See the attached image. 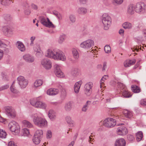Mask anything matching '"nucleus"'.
<instances>
[{"label":"nucleus","instance_id":"nucleus-33","mask_svg":"<svg viewBox=\"0 0 146 146\" xmlns=\"http://www.w3.org/2000/svg\"><path fill=\"white\" fill-rule=\"evenodd\" d=\"M22 123L23 125L25 127L32 128L33 126V125L30 122L27 120L23 121L22 122Z\"/></svg>","mask_w":146,"mask_h":146},{"label":"nucleus","instance_id":"nucleus-5","mask_svg":"<svg viewBox=\"0 0 146 146\" xmlns=\"http://www.w3.org/2000/svg\"><path fill=\"white\" fill-rule=\"evenodd\" d=\"M105 126L110 128L114 127L116 125V120L110 117L106 119L102 122H101Z\"/></svg>","mask_w":146,"mask_h":146},{"label":"nucleus","instance_id":"nucleus-29","mask_svg":"<svg viewBox=\"0 0 146 146\" xmlns=\"http://www.w3.org/2000/svg\"><path fill=\"white\" fill-rule=\"evenodd\" d=\"M65 120L70 127H72L74 125V121L72 120L71 117L70 116L66 117L65 118Z\"/></svg>","mask_w":146,"mask_h":146},{"label":"nucleus","instance_id":"nucleus-2","mask_svg":"<svg viewBox=\"0 0 146 146\" xmlns=\"http://www.w3.org/2000/svg\"><path fill=\"white\" fill-rule=\"evenodd\" d=\"M60 51L58 49L49 48L46 51L44 56L47 58L57 60Z\"/></svg>","mask_w":146,"mask_h":146},{"label":"nucleus","instance_id":"nucleus-45","mask_svg":"<svg viewBox=\"0 0 146 146\" xmlns=\"http://www.w3.org/2000/svg\"><path fill=\"white\" fill-rule=\"evenodd\" d=\"M91 103L90 101H88L84 105L82 108V111H83L86 112L87 111L88 108V106Z\"/></svg>","mask_w":146,"mask_h":146},{"label":"nucleus","instance_id":"nucleus-32","mask_svg":"<svg viewBox=\"0 0 146 146\" xmlns=\"http://www.w3.org/2000/svg\"><path fill=\"white\" fill-rule=\"evenodd\" d=\"M87 9L84 7L79 8L77 10V12L78 14L81 15H84L87 12Z\"/></svg>","mask_w":146,"mask_h":146},{"label":"nucleus","instance_id":"nucleus-27","mask_svg":"<svg viewBox=\"0 0 146 146\" xmlns=\"http://www.w3.org/2000/svg\"><path fill=\"white\" fill-rule=\"evenodd\" d=\"M72 103L70 102H68L65 104L64 108L67 111H69L72 109Z\"/></svg>","mask_w":146,"mask_h":146},{"label":"nucleus","instance_id":"nucleus-30","mask_svg":"<svg viewBox=\"0 0 146 146\" xmlns=\"http://www.w3.org/2000/svg\"><path fill=\"white\" fill-rule=\"evenodd\" d=\"M124 115L126 118H131L133 116V114L132 111L127 110H125L123 111Z\"/></svg>","mask_w":146,"mask_h":146},{"label":"nucleus","instance_id":"nucleus-61","mask_svg":"<svg viewBox=\"0 0 146 146\" xmlns=\"http://www.w3.org/2000/svg\"><path fill=\"white\" fill-rule=\"evenodd\" d=\"M114 2L117 4H121L123 2V0H112Z\"/></svg>","mask_w":146,"mask_h":146},{"label":"nucleus","instance_id":"nucleus-42","mask_svg":"<svg viewBox=\"0 0 146 146\" xmlns=\"http://www.w3.org/2000/svg\"><path fill=\"white\" fill-rule=\"evenodd\" d=\"M41 138L34 136L33 139L34 143L35 144H38L40 142Z\"/></svg>","mask_w":146,"mask_h":146},{"label":"nucleus","instance_id":"nucleus-41","mask_svg":"<svg viewBox=\"0 0 146 146\" xmlns=\"http://www.w3.org/2000/svg\"><path fill=\"white\" fill-rule=\"evenodd\" d=\"M43 132L42 130H38L35 132L34 136L42 138L43 136Z\"/></svg>","mask_w":146,"mask_h":146},{"label":"nucleus","instance_id":"nucleus-20","mask_svg":"<svg viewBox=\"0 0 146 146\" xmlns=\"http://www.w3.org/2000/svg\"><path fill=\"white\" fill-rule=\"evenodd\" d=\"M16 44L17 48L20 51L22 52L25 51L26 50L25 47L22 42L20 41H17Z\"/></svg>","mask_w":146,"mask_h":146},{"label":"nucleus","instance_id":"nucleus-46","mask_svg":"<svg viewBox=\"0 0 146 146\" xmlns=\"http://www.w3.org/2000/svg\"><path fill=\"white\" fill-rule=\"evenodd\" d=\"M7 134L6 132L2 129H0V137L3 139L6 138Z\"/></svg>","mask_w":146,"mask_h":146},{"label":"nucleus","instance_id":"nucleus-48","mask_svg":"<svg viewBox=\"0 0 146 146\" xmlns=\"http://www.w3.org/2000/svg\"><path fill=\"white\" fill-rule=\"evenodd\" d=\"M67 93L65 90H63L61 92L60 98L62 99H64L66 97Z\"/></svg>","mask_w":146,"mask_h":146},{"label":"nucleus","instance_id":"nucleus-8","mask_svg":"<svg viewBox=\"0 0 146 146\" xmlns=\"http://www.w3.org/2000/svg\"><path fill=\"white\" fill-rule=\"evenodd\" d=\"M135 11L138 13H142L145 11L146 9L145 4L143 3H138L134 5Z\"/></svg>","mask_w":146,"mask_h":146},{"label":"nucleus","instance_id":"nucleus-57","mask_svg":"<svg viewBox=\"0 0 146 146\" xmlns=\"http://www.w3.org/2000/svg\"><path fill=\"white\" fill-rule=\"evenodd\" d=\"M9 87V85L7 84L2 86L0 87V91L6 89L8 88Z\"/></svg>","mask_w":146,"mask_h":146},{"label":"nucleus","instance_id":"nucleus-58","mask_svg":"<svg viewBox=\"0 0 146 146\" xmlns=\"http://www.w3.org/2000/svg\"><path fill=\"white\" fill-rule=\"evenodd\" d=\"M3 50L4 54V53L5 54H8L10 52L9 49L7 48H5Z\"/></svg>","mask_w":146,"mask_h":146},{"label":"nucleus","instance_id":"nucleus-21","mask_svg":"<svg viewBox=\"0 0 146 146\" xmlns=\"http://www.w3.org/2000/svg\"><path fill=\"white\" fill-rule=\"evenodd\" d=\"M48 115L49 118L52 121H54L56 117L55 112L52 110H49L48 113Z\"/></svg>","mask_w":146,"mask_h":146},{"label":"nucleus","instance_id":"nucleus-44","mask_svg":"<svg viewBox=\"0 0 146 146\" xmlns=\"http://www.w3.org/2000/svg\"><path fill=\"white\" fill-rule=\"evenodd\" d=\"M122 96L125 98H129L131 96V95L127 90H124L122 93Z\"/></svg>","mask_w":146,"mask_h":146},{"label":"nucleus","instance_id":"nucleus-55","mask_svg":"<svg viewBox=\"0 0 146 146\" xmlns=\"http://www.w3.org/2000/svg\"><path fill=\"white\" fill-rule=\"evenodd\" d=\"M52 133L51 131L48 130L46 133V137L47 139H50L52 137Z\"/></svg>","mask_w":146,"mask_h":146},{"label":"nucleus","instance_id":"nucleus-22","mask_svg":"<svg viewBox=\"0 0 146 146\" xmlns=\"http://www.w3.org/2000/svg\"><path fill=\"white\" fill-rule=\"evenodd\" d=\"M135 62V59L127 60L124 62V66L125 67H128L134 64Z\"/></svg>","mask_w":146,"mask_h":146},{"label":"nucleus","instance_id":"nucleus-56","mask_svg":"<svg viewBox=\"0 0 146 146\" xmlns=\"http://www.w3.org/2000/svg\"><path fill=\"white\" fill-rule=\"evenodd\" d=\"M140 104L143 106H146V98L141 100L140 102Z\"/></svg>","mask_w":146,"mask_h":146},{"label":"nucleus","instance_id":"nucleus-24","mask_svg":"<svg viewBox=\"0 0 146 146\" xmlns=\"http://www.w3.org/2000/svg\"><path fill=\"white\" fill-rule=\"evenodd\" d=\"M71 74L74 77H77L79 76L80 74V70L77 68H74L72 69Z\"/></svg>","mask_w":146,"mask_h":146},{"label":"nucleus","instance_id":"nucleus-1","mask_svg":"<svg viewBox=\"0 0 146 146\" xmlns=\"http://www.w3.org/2000/svg\"><path fill=\"white\" fill-rule=\"evenodd\" d=\"M43 116L42 113H35L32 114L31 116L33 119L34 124L40 128L45 127L47 126V122L46 119L40 116Z\"/></svg>","mask_w":146,"mask_h":146},{"label":"nucleus","instance_id":"nucleus-6","mask_svg":"<svg viewBox=\"0 0 146 146\" xmlns=\"http://www.w3.org/2000/svg\"><path fill=\"white\" fill-rule=\"evenodd\" d=\"M94 45V41L91 39H88L81 42L80 46L82 48L87 49L93 47Z\"/></svg>","mask_w":146,"mask_h":146},{"label":"nucleus","instance_id":"nucleus-23","mask_svg":"<svg viewBox=\"0 0 146 146\" xmlns=\"http://www.w3.org/2000/svg\"><path fill=\"white\" fill-rule=\"evenodd\" d=\"M66 60V58L65 54L62 51L60 50L57 60L65 61Z\"/></svg>","mask_w":146,"mask_h":146},{"label":"nucleus","instance_id":"nucleus-3","mask_svg":"<svg viewBox=\"0 0 146 146\" xmlns=\"http://www.w3.org/2000/svg\"><path fill=\"white\" fill-rule=\"evenodd\" d=\"M101 19L104 29L106 30H108L111 24V17L108 13H104L102 15Z\"/></svg>","mask_w":146,"mask_h":146},{"label":"nucleus","instance_id":"nucleus-59","mask_svg":"<svg viewBox=\"0 0 146 146\" xmlns=\"http://www.w3.org/2000/svg\"><path fill=\"white\" fill-rule=\"evenodd\" d=\"M9 146H17L13 141H11L8 143Z\"/></svg>","mask_w":146,"mask_h":146},{"label":"nucleus","instance_id":"nucleus-25","mask_svg":"<svg viewBox=\"0 0 146 146\" xmlns=\"http://www.w3.org/2000/svg\"><path fill=\"white\" fill-rule=\"evenodd\" d=\"M43 83V80L41 79L36 80L33 84V87L34 88H37L42 86Z\"/></svg>","mask_w":146,"mask_h":146},{"label":"nucleus","instance_id":"nucleus-47","mask_svg":"<svg viewBox=\"0 0 146 146\" xmlns=\"http://www.w3.org/2000/svg\"><path fill=\"white\" fill-rule=\"evenodd\" d=\"M56 76L60 78H63L64 76L63 73L62 71L61 70L57 72L54 73Z\"/></svg>","mask_w":146,"mask_h":146},{"label":"nucleus","instance_id":"nucleus-19","mask_svg":"<svg viewBox=\"0 0 146 146\" xmlns=\"http://www.w3.org/2000/svg\"><path fill=\"white\" fill-rule=\"evenodd\" d=\"M3 30L4 33L8 36H10L13 34V31L9 27L5 26L3 27Z\"/></svg>","mask_w":146,"mask_h":146},{"label":"nucleus","instance_id":"nucleus-31","mask_svg":"<svg viewBox=\"0 0 146 146\" xmlns=\"http://www.w3.org/2000/svg\"><path fill=\"white\" fill-rule=\"evenodd\" d=\"M134 10H135L134 5H130L128 7L127 12L128 13L131 15L133 14L134 13Z\"/></svg>","mask_w":146,"mask_h":146},{"label":"nucleus","instance_id":"nucleus-38","mask_svg":"<svg viewBox=\"0 0 146 146\" xmlns=\"http://www.w3.org/2000/svg\"><path fill=\"white\" fill-rule=\"evenodd\" d=\"M123 27L125 29H130L132 27V24L129 22H126L123 23L122 25Z\"/></svg>","mask_w":146,"mask_h":146},{"label":"nucleus","instance_id":"nucleus-36","mask_svg":"<svg viewBox=\"0 0 146 146\" xmlns=\"http://www.w3.org/2000/svg\"><path fill=\"white\" fill-rule=\"evenodd\" d=\"M143 135L142 132L139 131L136 134V140L138 141H141L143 138Z\"/></svg>","mask_w":146,"mask_h":146},{"label":"nucleus","instance_id":"nucleus-62","mask_svg":"<svg viewBox=\"0 0 146 146\" xmlns=\"http://www.w3.org/2000/svg\"><path fill=\"white\" fill-rule=\"evenodd\" d=\"M4 52L3 50L0 49V60H1L3 57Z\"/></svg>","mask_w":146,"mask_h":146},{"label":"nucleus","instance_id":"nucleus-35","mask_svg":"<svg viewBox=\"0 0 146 146\" xmlns=\"http://www.w3.org/2000/svg\"><path fill=\"white\" fill-rule=\"evenodd\" d=\"M72 54L75 60H77L79 57V54L77 50L74 48L72 49Z\"/></svg>","mask_w":146,"mask_h":146},{"label":"nucleus","instance_id":"nucleus-9","mask_svg":"<svg viewBox=\"0 0 146 146\" xmlns=\"http://www.w3.org/2000/svg\"><path fill=\"white\" fill-rule=\"evenodd\" d=\"M40 63L42 66L46 70H50L52 67V62L49 59L43 58L41 60Z\"/></svg>","mask_w":146,"mask_h":146},{"label":"nucleus","instance_id":"nucleus-40","mask_svg":"<svg viewBox=\"0 0 146 146\" xmlns=\"http://www.w3.org/2000/svg\"><path fill=\"white\" fill-rule=\"evenodd\" d=\"M0 2L3 5H8L11 4L12 2L11 0H0Z\"/></svg>","mask_w":146,"mask_h":146},{"label":"nucleus","instance_id":"nucleus-16","mask_svg":"<svg viewBox=\"0 0 146 146\" xmlns=\"http://www.w3.org/2000/svg\"><path fill=\"white\" fill-rule=\"evenodd\" d=\"M23 59L26 62L29 63L33 62L35 60L34 56L29 54H26L23 56Z\"/></svg>","mask_w":146,"mask_h":146},{"label":"nucleus","instance_id":"nucleus-18","mask_svg":"<svg viewBox=\"0 0 146 146\" xmlns=\"http://www.w3.org/2000/svg\"><path fill=\"white\" fill-rule=\"evenodd\" d=\"M126 142L124 139L121 138L117 139L115 143V146H125Z\"/></svg>","mask_w":146,"mask_h":146},{"label":"nucleus","instance_id":"nucleus-26","mask_svg":"<svg viewBox=\"0 0 146 146\" xmlns=\"http://www.w3.org/2000/svg\"><path fill=\"white\" fill-rule=\"evenodd\" d=\"M82 83V82L81 81H79L76 82L75 84L74 85V89L76 93H78L79 92V89Z\"/></svg>","mask_w":146,"mask_h":146},{"label":"nucleus","instance_id":"nucleus-4","mask_svg":"<svg viewBox=\"0 0 146 146\" xmlns=\"http://www.w3.org/2000/svg\"><path fill=\"white\" fill-rule=\"evenodd\" d=\"M8 127L11 131L15 135L18 134L20 131V127L18 124L14 121L10 122L8 125Z\"/></svg>","mask_w":146,"mask_h":146},{"label":"nucleus","instance_id":"nucleus-60","mask_svg":"<svg viewBox=\"0 0 146 146\" xmlns=\"http://www.w3.org/2000/svg\"><path fill=\"white\" fill-rule=\"evenodd\" d=\"M24 13L26 15H29L31 13V11L29 9H25L24 11Z\"/></svg>","mask_w":146,"mask_h":146},{"label":"nucleus","instance_id":"nucleus-14","mask_svg":"<svg viewBox=\"0 0 146 146\" xmlns=\"http://www.w3.org/2000/svg\"><path fill=\"white\" fill-rule=\"evenodd\" d=\"M93 84L92 82H89L86 83L85 86V92L87 96H89L92 92V88Z\"/></svg>","mask_w":146,"mask_h":146},{"label":"nucleus","instance_id":"nucleus-52","mask_svg":"<svg viewBox=\"0 0 146 146\" xmlns=\"http://www.w3.org/2000/svg\"><path fill=\"white\" fill-rule=\"evenodd\" d=\"M104 50L106 53H109L111 52V48L108 45H106L104 47Z\"/></svg>","mask_w":146,"mask_h":146},{"label":"nucleus","instance_id":"nucleus-28","mask_svg":"<svg viewBox=\"0 0 146 146\" xmlns=\"http://www.w3.org/2000/svg\"><path fill=\"white\" fill-rule=\"evenodd\" d=\"M142 35H140L136 38V39L138 41H141L144 40V38L146 40V29L144 30L142 32Z\"/></svg>","mask_w":146,"mask_h":146},{"label":"nucleus","instance_id":"nucleus-53","mask_svg":"<svg viewBox=\"0 0 146 146\" xmlns=\"http://www.w3.org/2000/svg\"><path fill=\"white\" fill-rule=\"evenodd\" d=\"M14 82L10 87L11 91L13 93H18L17 90L15 89L14 86L13 85Z\"/></svg>","mask_w":146,"mask_h":146},{"label":"nucleus","instance_id":"nucleus-49","mask_svg":"<svg viewBox=\"0 0 146 146\" xmlns=\"http://www.w3.org/2000/svg\"><path fill=\"white\" fill-rule=\"evenodd\" d=\"M47 105L44 102L41 101L38 108L41 109L43 110H45L46 109Z\"/></svg>","mask_w":146,"mask_h":146},{"label":"nucleus","instance_id":"nucleus-12","mask_svg":"<svg viewBox=\"0 0 146 146\" xmlns=\"http://www.w3.org/2000/svg\"><path fill=\"white\" fill-rule=\"evenodd\" d=\"M38 97L32 98L30 100V103L34 107L38 108L41 102Z\"/></svg>","mask_w":146,"mask_h":146},{"label":"nucleus","instance_id":"nucleus-13","mask_svg":"<svg viewBox=\"0 0 146 146\" xmlns=\"http://www.w3.org/2000/svg\"><path fill=\"white\" fill-rule=\"evenodd\" d=\"M33 49L36 56L39 57L41 55L42 51L39 44H35L33 47Z\"/></svg>","mask_w":146,"mask_h":146},{"label":"nucleus","instance_id":"nucleus-39","mask_svg":"<svg viewBox=\"0 0 146 146\" xmlns=\"http://www.w3.org/2000/svg\"><path fill=\"white\" fill-rule=\"evenodd\" d=\"M131 88L132 91L135 93H138L140 92V90L139 87L136 85H132Z\"/></svg>","mask_w":146,"mask_h":146},{"label":"nucleus","instance_id":"nucleus-64","mask_svg":"<svg viewBox=\"0 0 146 146\" xmlns=\"http://www.w3.org/2000/svg\"><path fill=\"white\" fill-rule=\"evenodd\" d=\"M31 7L32 9H33L34 10H36L38 8V7L36 5L32 3L31 5Z\"/></svg>","mask_w":146,"mask_h":146},{"label":"nucleus","instance_id":"nucleus-11","mask_svg":"<svg viewBox=\"0 0 146 146\" xmlns=\"http://www.w3.org/2000/svg\"><path fill=\"white\" fill-rule=\"evenodd\" d=\"M6 114L9 117L15 118L16 116V113L15 109L10 106L6 107L5 108Z\"/></svg>","mask_w":146,"mask_h":146},{"label":"nucleus","instance_id":"nucleus-50","mask_svg":"<svg viewBox=\"0 0 146 146\" xmlns=\"http://www.w3.org/2000/svg\"><path fill=\"white\" fill-rule=\"evenodd\" d=\"M69 18L70 21L72 23H74L76 21L75 16L73 14H71L69 15Z\"/></svg>","mask_w":146,"mask_h":146},{"label":"nucleus","instance_id":"nucleus-43","mask_svg":"<svg viewBox=\"0 0 146 146\" xmlns=\"http://www.w3.org/2000/svg\"><path fill=\"white\" fill-rule=\"evenodd\" d=\"M54 72L61 70V65L59 64H55L54 65Z\"/></svg>","mask_w":146,"mask_h":146},{"label":"nucleus","instance_id":"nucleus-17","mask_svg":"<svg viewBox=\"0 0 146 146\" xmlns=\"http://www.w3.org/2000/svg\"><path fill=\"white\" fill-rule=\"evenodd\" d=\"M117 133L120 135H124L127 133V131L126 128L124 126H120L117 128Z\"/></svg>","mask_w":146,"mask_h":146},{"label":"nucleus","instance_id":"nucleus-63","mask_svg":"<svg viewBox=\"0 0 146 146\" xmlns=\"http://www.w3.org/2000/svg\"><path fill=\"white\" fill-rule=\"evenodd\" d=\"M127 138L128 140L130 141H132L134 139V137L131 135H127Z\"/></svg>","mask_w":146,"mask_h":146},{"label":"nucleus","instance_id":"nucleus-15","mask_svg":"<svg viewBox=\"0 0 146 146\" xmlns=\"http://www.w3.org/2000/svg\"><path fill=\"white\" fill-rule=\"evenodd\" d=\"M59 91L57 88H50L46 91V94L49 96H55L58 93Z\"/></svg>","mask_w":146,"mask_h":146},{"label":"nucleus","instance_id":"nucleus-54","mask_svg":"<svg viewBox=\"0 0 146 146\" xmlns=\"http://www.w3.org/2000/svg\"><path fill=\"white\" fill-rule=\"evenodd\" d=\"M35 36H32L30 38V40L31 42L30 43V45L31 46H33L34 44V41L35 39Z\"/></svg>","mask_w":146,"mask_h":146},{"label":"nucleus","instance_id":"nucleus-7","mask_svg":"<svg viewBox=\"0 0 146 146\" xmlns=\"http://www.w3.org/2000/svg\"><path fill=\"white\" fill-rule=\"evenodd\" d=\"M39 19L41 23L44 26L48 28H55V26L52 23L50 22L48 18L40 16L39 17Z\"/></svg>","mask_w":146,"mask_h":146},{"label":"nucleus","instance_id":"nucleus-37","mask_svg":"<svg viewBox=\"0 0 146 146\" xmlns=\"http://www.w3.org/2000/svg\"><path fill=\"white\" fill-rule=\"evenodd\" d=\"M108 78V75H105L103 76L102 78L101 79L100 81V87L101 88L102 86L103 85L105 82V80H107Z\"/></svg>","mask_w":146,"mask_h":146},{"label":"nucleus","instance_id":"nucleus-51","mask_svg":"<svg viewBox=\"0 0 146 146\" xmlns=\"http://www.w3.org/2000/svg\"><path fill=\"white\" fill-rule=\"evenodd\" d=\"M23 135L25 136H28L30 134L29 130L26 128H25L22 130Z\"/></svg>","mask_w":146,"mask_h":146},{"label":"nucleus","instance_id":"nucleus-10","mask_svg":"<svg viewBox=\"0 0 146 146\" xmlns=\"http://www.w3.org/2000/svg\"><path fill=\"white\" fill-rule=\"evenodd\" d=\"M17 81L20 87L22 88H25L28 84V80L22 76H20L17 78Z\"/></svg>","mask_w":146,"mask_h":146},{"label":"nucleus","instance_id":"nucleus-34","mask_svg":"<svg viewBox=\"0 0 146 146\" xmlns=\"http://www.w3.org/2000/svg\"><path fill=\"white\" fill-rule=\"evenodd\" d=\"M66 35H65L62 34L60 35L58 40V42L60 44L63 43L66 38Z\"/></svg>","mask_w":146,"mask_h":146}]
</instances>
